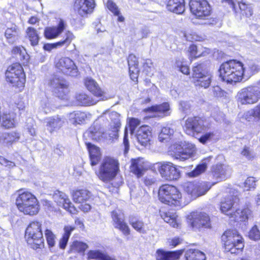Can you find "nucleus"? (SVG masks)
Wrapping results in <instances>:
<instances>
[{"label": "nucleus", "mask_w": 260, "mask_h": 260, "mask_svg": "<svg viewBox=\"0 0 260 260\" xmlns=\"http://www.w3.org/2000/svg\"><path fill=\"white\" fill-rule=\"evenodd\" d=\"M16 205L18 210L25 215H35L38 213L40 205L37 198L30 192L18 191L16 199Z\"/></svg>", "instance_id": "1"}, {"label": "nucleus", "mask_w": 260, "mask_h": 260, "mask_svg": "<svg viewBox=\"0 0 260 260\" xmlns=\"http://www.w3.org/2000/svg\"><path fill=\"white\" fill-rule=\"evenodd\" d=\"M220 77L223 81L232 84L242 79V63L231 60L223 63L219 69Z\"/></svg>", "instance_id": "2"}, {"label": "nucleus", "mask_w": 260, "mask_h": 260, "mask_svg": "<svg viewBox=\"0 0 260 260\" xmlns=\"http://www.w3.org/2000/svg\"><path fill=\"white\" fill-rule=\"evenodd\" d=\"M221 241L225 250L231 253H238L244 247L243 238L235 230L225 231L221 236Z\"/></svg>", "instance_id": "3"}, {"label": "nucleus", "mask_w": 260, "mask_h": 260, "mask_svg": "<svg viewBox=\"0 0 260 260\" xmlns=\"http://www.w3.org/2000/svg\"><path fill=\"white\" fill-rule=\"evenodd\" d=\"M119 171V166L118 160L113 158L107 157L102 161L96 175L102 181L108 182L116 177Z\"/></svg>", "instance_id": "4"}, {"label": "nucleus", "mask_w": 260, "mask_h": 260, "mask_svg": "<svg viewBox=\"0 0 260 260\" xmlns=\"http://www.w3.org/2000/svg\"><path fill=\"white\" fill-rule=\"evenodd\" d=\"M158 199L162 203L174 206H180L181 194L177 188L173 185L164 184L158 190Z\"/></svg>", "instance_id": "5"}, {"label": "nucleus", "mask_w": 260, "mask_h": 260, "mask_svg": "<svg viewBox=\"0 0 260 260\" xmlns=\"http://www.w3.org/2000/svg\"><path fill=\"white\" fill-rule=\"evenodd\" d=\"M237 101L241 105H252L260 100V90L251 85L241 89L237 95Z\"/></svg>", "instance_id": "6"}, {"label": "nucleus", "mask_w": 260, "mask_h": 260, "mask_svg": "<svg viewBox=\"0 0 260 260\" xmlns=\"http://www.w3.org/2000/svg\"><path fill=\"white\" fill-rule=\"evenodd\" d=\"M171 149L175 153V158L180 160H185L192 157L196 152L195 145L186 141L173 144Z\"/></svg>", "instance_id": "7"}, {"label": "nucleus", "mask_w": 260, "mask_h": 260, "mask_svg": "<svg viewBox=\"0 0 260 260\" xmlns=\"http://www.w3.org/2000/svg\"><path fill=\"white\" fill-rule=\"evenodd\" d=\"M41 225L40 222L33 221L30 223L25 231V237L27 243L36 245L37 248L44 243Z\"/></svg>", "instance_id": "8"}, {"label": "nucleus", "mask_w": 260, "mask_h": 260, "mask_svg": "<svg viewBox=\"0 0 260 260\" xmlns=\"http://www.w3.org/2000/svg\"><path fill=\"white\" fill-rule=\"evenodd\" d=\"M189 8L192 14L200 19H207L212 13L211 7L207 0H190Z\"/></svg>", "instance_id": "9"}, {"label": "nucleus", "mask_w": 260, "mask_h": 260, "mask_svg": "<svg viewBox=\"0 0 260 260\" xmlns=\"http://www.w3.org/2000/svg\"><path fill=\"white\" fill-rule=\"evenodd\" d=\"M6 80L13 86H22L25 82L23 68L19 63L9 66L6 72Z\"/></svg>", "instance_id": "10"}, {"label": "nucleus", "mask_w": 260, "mask_h": 260, "mask_svg": "<svg viewBox=\"0 0 260 260\" xmlns=\"http://www.w3.org/2000/svg\"><path fill=\"white\" fill-rule=\"evenodd\" d=\"M214 184L209 182H189L185 184L184 189L191 197L196 199L205 194Z\"/></svg>", "instance_id": "11"}, {"label": "nucleus", "mask_w": 260, "mask_h": 260, "mask_svg": "<svg viewBox=\"0 0 260 260\" xmlns=\"http://www.w3.org/2000/svg\"><path fill=\"white\" fill-rule=\"evenodd\" d=\"M189 224L193 230H199L201 228L210 227V218L205 212H192L187 216Z\"/></svg>", "instance_id": "12"}, {"label": "nucleus", "mask_w": 260, "mask_h": 260, "mask_svg": "<svg viewBox=\"0 0 260 260\" xmlns=\"http://www.w3.org/2000/svg\"><path fill=\"white\" fill-rule=\"evenodd\" d=\"M158 170L161 176L168 181L177 180L180 177V172L173 164L167 162L158 164Z\"/></svg>", "instance_id": "13"}, {"label": "nucleus", "mask_w": 260, "mask_h": 260, "mask_svg": "<svg viewBox=\"0 0 260 260\" xmlns=\"http://www.w3.org/2000/svg\"><path fill=\"white\" fill-rule=\"evenodd\" d=\"M72 196L73 201L80 204L79 208L84 212H87L91 210V205L86 203L90 197V192L86 189H81L73 190Z\"/></svg>", "instance_id": "14"}, {"label": "nucleus", "mask_w": 260, "mask_h": 260, "mask_svg": "<svg viewBox=\"0 0 260 260\" xmlns=\"http://www.w3.org/2000/svg\"><path fill=\"white\" fill-rule=\"evenodd\" d=\"M183 129L186 134L193 136L195 133H201L205 132L206 130V126L199 118L190 117L186 120Z\"/></svg>", "instance_id": "15"}, {"label": "nucleus", "mask_w": 260, "mask_h": 260, "mask_svg": "<svg viewBox=\"0 0 260 260\" xmlns=\"http://www.w3.org/2000/svg\"><path fill=\"white\" fill-rule=\"evenodd\" d=\"M211 174L217 182H220L230 177L232 174V169L227 165L217 164L211 168Z\"/></svg>", "instance_id": "16"}, {"label": "nucleus", "mask_w": 260, "mask_h": 260, "mask_svg": "<svg viewBox=\"0 0 260 260\" xmlns=\"http://www.w3.org/2000/svg\"><path fill=\"white\" fill-rule=\"evenodd\" d=\"M56 68L64 74L71 76H76L78 74L77 67L74 61L69 57L60 58L56 64Z\"/></svg>", "instance_id": "17"}, {"label": "nucleus", "mask_w": 260, "mask_h": 260, "mask_svg": "<svg viewBox=\"0 0 260 260\" xmlns=\"http://www.w3.org/2000/svg\"><path fill=\"white\" fill-rule=\"evenodd\" d=\"M113 225L116 229H119L125 236L130 234V229L124 221V214L119 209L114 210L111 213Z\"/></svg>", "instance_id": "18"}, {"label": "nucleus", "mask_w": 260, "mask_h": 260, "mask_svg": "<svg viewBox=\"0 0 260 260\" xmlns=\"http://www.w3.org/2000/svg\"><path fill=\"white\" fill-rule=\"evenodd\" d=\"M131 162L130 171L138 178L142 176L149 167V162L143 157L132 159Z\"/></svg>", "instance_id": "19"}, {"label": "nucleus", "mask_w": 260, "mask_h": 260, "mask_svg": "<svg viewBox=\"0 0 260 260\" xmlns=\"http://www.w3.org/2000/svg\"><path fill=\"white\" fill-rule=\"evenodd\" d=\"M94 6V0H76L74 9L80 16H84L92 12Z\"/></svg>", "instance_id": "20"}, {"label": "nucleus", "mask_w": 260, "mask_h": 260, "mask_svg": "<svg viewBox=\"0 0 260 260\" xmlns=\"http://www.w3.org/2000/svg\"><path fill=\"white\" fill-rule=\"evenodd\" d=\"M53 199L58 206L63 207L71 214H76L77 211L69 199L63 192H58L53 195Z\"/></svg>", "instance_id": "21"}, {"label": "nucleus", "mask_w": 260, "mask_h": 260, "mask_svg": "<svg viewBox=\"0 0 260 260\" xmlns=\"http://www.w3.org/2000/svg\"><path fill=\"white\" fill-rule=\"evenodd\" d=\"M54 93L60 99H64L68 93V84L63 79L55 78L50 82Z\"/></svg>", "instance_id": "22"}, {"label": "nucleus", "mask_w": 260, "mask_h": 260, "mask_svg": "<svg viewBox=\"0 0 260 260\" xmlns=\"http://www.w3.org/2000/svg\"><path fill=\"white\" fill-rule=\"evenodd\" d=\"M136 137L138 142L142 146L146 147L150 145L152 138L151 128L148 125H143L137 131Z\"/></svg>", "instance_id": "23"}, {"label": "nucleus", "mask_w": 260, "mask_h": 260, "mask_svg": "<svg viewBox=\"0 0 260 260\" xmlns=\"http://www.w3.org/2000/svg\"><path fill=\"white\" fill-rule=\"evenodd\" d=\"M170 105L168 103H164L159 105L152 106L151 107L145 109L144 111L149 112L152 114L150 117H164L170 114Z\"/></svg>", "instance_id": "24"}, {"label": "nucleus", "mask_w": 260, "mask_h": 260, "mask_svg": "<svg viewBox=\"0 0 260 260\" xmlns=\"http://www.w3.org/2000/svg\"><path fill=\"white\" fill-rule=\"evenodd\" d=\"M183 252V249L172 252L158 249L156 252V260H176L180 257Z\"/></svg>", "instance_id": "25"}, {"label": "nucleus", "mask_w": 260, "mask_h": 260, "mask_svg": "<svg viewBox=\"0 0 260 260\" xmlns=\"http://www.w3.org/2000/svg\"><path fill=\"white\" fill-rule=\"evenodd\" d=\"M64 39L54 44H46L44 45L43 48L45 50L50 51L52 49L60 46H68L74 38V36L70 31L66 32Z\"/></svg>", "instance_id": "26"}, {"label": "nucleus", "mask_w": 260, "mask_h": 260, "mask_svg": "<svg viewBox=\"0 0 260 260\" xmlns=\"http://www.w3.org/2000/svg\"><path fill=\"white\" fill-rule=\"evenodd\" d=\"M91 115L81 111H74L69 115L70 122L73 124H81L85 122L91 118Z\"/></svg>", "instance_id": "27"}, {"label": "nucleus", "mask_w": 260, "mask_h": 260, "mask_svg": "<svg viewBox=\"0 0 260 260\" xmlns=\"http://www.w3.org/2000/svg\"><path fill=\"white\" fill-rule=\"evenodd\" d=\"M167 9L177 14H181L185 11L184 0H167Z\"/></svg>", "instance_id": "28"}, {"label": "nucleus", "mask_w": 260, "mask_h": 260, "mask_svg": "<svg viewBox=\"0 0 260 260\" xmlns=\"http://www.w3.org/2000/svg\"><path fill=\"white\" fill-rule=\"evenodd\" d=\"M66 24L64 21L60 19L57 27H47L45 29L44 35L48 39H53L57 37L66 28Z\"/></svg>", "instance_id": "29"}, {"label": "nucleus", "mask_w": 260, "mask_h": 260, "mask_svg": "<svg viewBox=\"0 0 260 260\" xmlns=\"http://www.w3.org/2000/svg\"><path fill=\"white\" fill-rule=\"evenodd\" d=\"M129 66V72L131 78L135 81L137 80L139 73L138 68V61L136 56L134 54H130L127 58Z\"/></svg>", "instance_id": "30"}, {"label": "nucleus", "mask_w": 260, "mask_h": 260, "mask_svg": "<svg viewBox=\"0 0 260 260\" xmlns=\"http://www.w3.org/2000/svg\"><path fill=\"white\" fill-rule=\"evenodd\" d=\"M251 215V211L248 206L236 210L234 214H231L232 220L234 221H245L249 218Z\"/></svg>", "instance_id": "31"}, {"label": "nucleus", "mask_w": 260, "mask_h": 260, "mask_svg": "<svg viewBox=\"0 0 260 260\" xmlns=\"http://www.w3.org/2000/svg\"><path fill=\"white\" fill-rule=\"evenodd\" d=\"M45 120L47 128L51 133L60 128L64 123V119L58 116L48 117Z\"/></svg>", "instance_id": "32"}, {"label": "nucleus", "mask_w": 260, "mask_h": 260, "mask_svg": "<svg viewBox=\"0 0 260 260\" xmlns=\"http://www.w3.org/2000/svg\"><path fill=\"white\" fill-rule=\"evenodd\" d=\"M105 115L106 116H108L109 118L111 121V126L113 127V129L112 131L113 134H109L110 135H112L110 136V137L116 138L117 136V133L121 125L120 121V115L115 111H112L108 114L105 113Z\"/></svg>", "instance_id": "33"}, {"label": "nucleus", "mask_w": 260, "mask_h": 260, "mask_svg": "<svg viewBox=\"0 0 260 260\" xmlns=\"http://www.w3.org/2000/svg\"><path fill=\"white\" fill-rule=\"evenodd\" d=\"M16 114L14 113H4L1 118V125L5 128H12L17 125Z\"/></svg>", "instance_id": "34"}, {"label": "nucleus", "mask_w": 260, "mask_h": 260, "mask_svg": "<svg viewBox=\"0 0 260 260\" xmlns=\"http://www.w3.org/2000/svg\"><path fill=\"white\" fill-rule=\"evenodd\" d=\"M86 134L88 137L95 141L101 140L105 135L104 128L97 124L91 126Z\"/></svg>", "instance_id": "35"}, {"label": "nucleus", "mask_w": 260, "mask_h": 260, "mask_svg": "<svg viewBox=\"0 0 260 260\" xmlns=\"http://www.w3.org/2000/svg\"><path fill=\"white\" fill-rule=\"evenodd\" d=\"M89 259L94 260H116L114 256H110L99 250H89L87 254Z\"/></svg>", "instance_id": "36"}, {"label": "nucleus", "mask_w": 260, "mask_h": 260, "mask_svg": "<svg viewBox=\"0 0 260 260\" xmlns=\"http://www.w3.org/2000/svg\"><path fill=\"white\" fill-rule=\"evenodd\" d=\"M85 85L87 89L96 97H102L104 91L99 87L97 83L91 78H87L85 80Z\"/></svg>", "instance_id": "37"}, {"label": "nucleus", "mask_w": 260, "mask_h": 260, "mask_svg": "<svg viewBox=\"0 0 260 260\" xmlns=\"http://www.w3.org/2000/svg\"><path fill=\"white\" fill-rule=\"evenodd\" d=\"M234 201L233 197H228L221 202L220 211L222 213L232 218L231 214H234L233 210Z\"/></svg>", "instance_id": "38"}, {"label": "nucleus", "mask_w": 260, "mask_h": 260, "mask_svg": "<svg viewBox=\"0 0 260 260\" xmlns=\"http://www.w3.org/2000/svg\"><path fill=\"white\" fill-rule=\"evenodd\" d=\"M19 134L16 132L5 133L0 136V143L7 146L12 145L19 139Z\"/></svg>", "instance_id": "39"}, {"label": "nucleus", "mask_w": 260, "mask_h": 260, "mask_svg": "<svg viewBox=\"0 0 260 260\" xmlns=\"http://www.w3.org/2000/svg\"><path fill=\"white\" fill-rule=\"evenodd\" d=\"M76 100L78 105L81 106H91L95 104L98 100L93 99L84 92L77 93Z\"/></svg>", "instance_id": "40"}, {"label": "nucleus", "mask_w": 260, "mask_h": 260, "mask_svg": "<svg viewBox=\"0 0 260 260\" xmlns=\"http://www.w3.org/2000/svg\"><path fill=\"white\" fill-rule=\"evenodd\" d=\"M88 149L91 164L92 166L96 165L101 158V153L99 147L90 143H86Z\"/></svg>", "instance_id": "41"}, {"label": "nucleus", "mask_w": 260, "mask_h": 260, "mask_svg": "<svg viewBox=\"0 0 260 260\" xmlns=\"http://www.w3.org/2000/svg\"><path fill=\"white\" fill-rule=\"evenodd\" d=\"M196 87L208 88L211 82V76L206 73L202 75L200 78H196L192 80Z\"/></svg>", "instance_id": "42"}, {"label": "nucleus", "mask_w": 260, "mask_h": 260, "mask_svg": "<svg viewBox=\"0 0 260 260\" xmlns=\"http://www.w3.org/2000/svg\"><path fill=\"white\" fill-rule=\"evenodd\" d=\"M26 38L30 42L32 46L38 45L40 40V37L36 29L32 27H28L26 29Z\"/></svg>", "instance_id": "43"}, {"label": "nucleus", "mask_w": 260, "mask_h": 260, "mask_svg": "<svg viewBox=\"0 0 260 260\" xmlns=\"http://www.w3.org/2000/svg\"><path fill=\"white\" fill-rule=\"evenodd\" d=\"M210 158V157L205 158L192 171L187 173V175L190 177H196L204 173L207 169V163L209 162Z\"/></svg>", "instance_id": "44"}, {"label": "nucleus", "mask_w": 260, "mask_h": 260, "mask_svg": "<svg viewBox=\"0 0 260 260\" xmlns=\"http://www.w3.org/2000/svg\"><path fill=\"white\" fill-rule=\"evenodd\" d=\"M186 260H206L205 254L197 249L187 250L185 254Z\"/></svg>", "instance_id": "45"}, {"label": "nucleus", "mask_w": 260, "mask_h": 260, "mask_svg": "<svg viewBox=\"0 0 260 260\" xmlns=\"http://www.w3.org/2000/svg\"><path fill=\"white\" fill-rule=\"evenodd\" d=\"M160 215L165 221L169 223L172 226L175 228L178 226L177 216L175 213L171 212H161Z\"/></svg>", "instance_id": "46"}, {"label": "nucleus", "mask_w": 260, "mask_h": 260, "mask_svg": "<svg viewBox=\"0 0 260 260\" xmlns=\"http://www.w3.org/2000/svg\"><path fill=\"white\" fill-rule=\"evenodd\" d=\"M88 247V246L86 243L81 241H75L70 245V251L71 252L84 253Z\"/></svg>", "instance_id": "47"}, {"label": "nucleus", "mask_w": 260, "mask_h": 260, "mask_svg": "<svg viewBox=\"0 0 260 260\" xmlns=\"http://www.w3.org/2000/svg\"><path fill=\"white\" fill-rule=\"evenodd\" d=\"M202 50L203 48L202 47H198L195 45H190L188 49L190 57L191 58H197L205 55L206 53H208V50L205 51H203Z\"/></svg>", "instance_id": "48"}, {"label": "nucleus", "mask_w": 260, "mask_h": 260, "mask_svg": "<svg viewBox=\"0 0 260 260\" xmlns=\"http://www.w3.org/2000/svg\"><path fill=\"white\" fill-rule=\"evenodd\" d=\"M5 36L9 43H13L18 39V31L15 26L6 30Z\"/></svg>", "instance_id": "49"}, {"label": "nucleus", "mask_w": 260, "mask_h": 260, "mask_svg": "<svg viewBox=\"0 0 260 260\" xmlns=\"http://www.w3.org/2000/svg\"><path fill=\"white\" fill-rule=\"evenodd\" d=\"M12 53L18 56L21 60L27 61L28 55L25 49L22 46H15L12 50Z\"/></svg>", "instance_id": "50"}, {"label": "nucleus", "mask_w": 260, "mask_h": 260, "mask_svg": "<svg viewBox=\"0 0 260 260\" xmlns=\"http://www.w3.org/2000/svg\"><path fill=\"white\" fill-rule=\"evenodd\" d=\"M129 224L138 232L142 234H146L148 229L145 226L144 223L139 220L132 219L129 221Z\"/></svg>", "instance_id": "51"}, {"label": "nucleus", "mask_w": 260, "mask_h": 260, "mask_svg": "<svg viewBox=\"0 0 260 260\" xmlns=\"http://www.w3.org/2000/svg\"><path fill=\"white\" fill-rule=\"evenodd\" d=\"M239 6L240 9L243 12V14L245 15L247 17H250L252 15L253 11L251 5H248L245 3L242 2V0H235Z\"/></svg>", "instance_id": "52"}, {"label": "nucleus", "mask_w": 260, "mask_h": 260, "mask_svg": "<svg viewBox=\"0 0 260 260\" xmlns=\"http://www.w3.org/2000/svg\"><path fill=\"white\" fill-rule=\"evenodd\" d=\"M217 139V137L214 132H208L204 134L199 139V141L205 144L206 143L212 141H216Z\"/></svg>", "instance_id": "53"}, {"label": "nucleus", "mask_w": 260, "mask_h": 260, "mask_svg": "<svg viewBox=\"0 0 260 260\" xmlns=\"http://www.w3.org/2000/svg\"><path fill=\"white\" fill-rule=\"evenodd\" d=\"M45 236L46 237L47 242L50 247H52L55 245L56 241V236L52 232L46 229L45 231Z\"/></svg>", "instance_id": "54"}, {"label": "nucleus", "mask_w": 260, "mask_h": 260, "mask_svg": "<svg viewBox=\"0 0 260 260\" xmlns=\"http://www.w3.org/2000/svg\"><path fill=\"white\" fill-rule=\"evenodd\" d=\"M204 67L205 66L203 64H199L193 68V73L192 75V80L197 78H199L201 77L202 75L206 73L204 70Z\"/></svg>", "instance_id": "55"}, {"label": "nucleus", "mask_w": 260, "mask_h": 260, "mask_svg": "<svg viewBox=\"0 0 260 260\" xmlns=\"http://www.w3.org/2000/svg\"><path fill=\"white\" fill-rule=\"evenodd\" d=\"M174 133V130L170 127H163L161 132L158 136V139L160 141H163L166 139L169 138Z\"/></svg>", "instance_id": "56"}, {"label": "nucleus", "mask_w": 260, "mask_h": 260, "mask_svg": "<svg viewBox=\"0 0 260 260\" xmlns=\"http://www.w3.org/2000/svg\"><path fill=\"white\" fill-rule=\"evenodd\" d=\"M255 180L253 177L247 178L244 182V189L249 190L255 188Z\"/></svg>", "instance_id": "57"}, {"label": "nucleus", "mask_w": 260, "mask_h": 260, "mask_svg": "<svg viewBox=\"0 0 260 260\" xmlns=\"http://www.w3.org/2000/svg\"><path fill=\"white\" fill-rule=\"evenodd\" d=\"M249 237L254 240L260 239V232L256 226L252 228L249 233Z\"/></svg>", "instance_id": "58"}, {"label": "nucleus", "mask_w": 260, "mask_h": 260, "mask_svg": "<svg viewBox=\"0 0 260 260\" xmlns=\"http://www.w3.org/2000/svg\"><path fill=\"white\" fill-rule=\"evenodd\" d=\"M182 239L179 237H174L170 238L167 240V244L173 248L177 246L178 245L181 244L182 242Z\"/></svg>", "instance_id": "59"}, {"label": "nucleus", "mask_w": 260, "mask_h": 260, "mask_svg": "<svg viewBox=\"0 0 260 260\" xmlns=\"http://www.w3.org/2000/svg\"><path fill=\"white\" fill-rule=\"evenodd\" d=\"M242 156L245 157L248 160H251L254 158V155L253 152L250 148L245 147L241 152Z\"/></svg>", "instance_id": "60"}, {"label": "nucleus", "mask_w": 260, "mask_h": 260, "mask_svg": "<svg viewBox=\"0 0 260 260\" xmlns=\"http://www.w3.org/2000/svg\"><path fill=\"white\" fill-rule=\"evenodd\" d=\"M140 124V121L136 118H132L129 119L128 124L129 126V131L132 134L135 128Z\"/></svg>", "instance_id": "61"}, {"label": "nucleus", "mask_w": 260, "mask_h": 260, "mask_svg": "<svg viewBox=\"0 0 260 260\" xmlns=\"http://www.w3.org/2000/svg\"><path fill=\"white\" fill-rule=\"evenodd\" d=\"M107 7L108 9L111 11L114 15H118L119 11L118 7L115 3L112 1H108L107 4Z\"/></svg>", "instance_id": "62"}, {"label": "nucleus", "mask_w": 260, "mask_h": 260, "mask_svg": "<svg viewBox=\"0 0 260 260\" xmlns=\"http://www.w3.org/2000/svg\"><path fill=\"white\" fill-rule=\"evenodd\" d=\"M176 64L180 72L183 74L185 75H188L189 74V69L188 66L184 64L180 60H177Z\"/></svg>", "instance_id": "63"}, {"label": "nucleus", "mask_w": 260, "mask_h": 260, "mask_svg": "<svg viewBox=\"0 0 260 260\" xmlns=\"http://www.w3.org/2000/svg\"><path fill=\"white\" fill-rule=\"evenodd\" d=\"M242 78L245 77L246 78H249L252 75L251 71L250 69L249 63L244 65L242 63Z\"/></svg>", "instance_id": "64"}]
</instances>
